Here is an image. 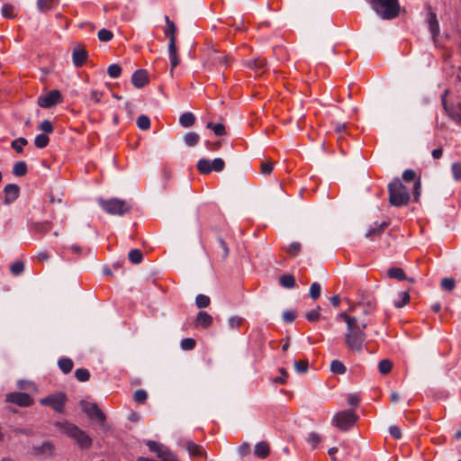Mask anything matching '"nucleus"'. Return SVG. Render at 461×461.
<instances>
[{"mask_svg":"<svg viewBox=\"0 0 461 461\" xmlns=\"http://www.w3.org/2000/svg\"><path fill=\"white\" fill-rule=\"evenodd\" d=\"M280 285L286 289H291L295 285V278L293 275H283L279 278Z\"/></svg>","mask_w":461,"mask_h":461,"instance_id":"5701e85b","label":"nucleus"},{"mask_svg":"<svg viewBox=\"0 0 461 461\" xmlns=\"http://www.w3.org/2000/svg\"><path fill=\"white\" fill-rule=\"evenodd\" d=\"M24 268H25V265H24L23 261L17 260L11 265L10 272L13 276H16L21 275L24 271Z\"/></svg>","mask_w":461,"mask_h":461,"instance_id":"72a5a7b5","label":"nucleus"},{"mask_svg":"<svg viewBox=\"0 0 461 461\" xmlns=\"http://www.w3.org/2000/svg\"><path fill=\"white\" fill-rule=\"evenodd\" d=\"M62 102L61 93L57 90H51L48 92L46 95H40L38 97L37 104L39 106L42 108H50L59 103Z\"/></svg>","mask_w":461,"mask_h":461,"instance_id":"9d476101","label":"nucleus"},{"mask_svg":"<svg viewBox=\"0 0 461 461\" xmlns=\"http://www.w3.org/2000/svg\"><path fill=\"white\" fill-rule=\"evenodd\" d=\"M255 455L259 458H266L268 456L270 453V447L267 442L260 441L255 446L254 449Z\"/></svg>","mask_w":461,"mask_h":461,"instance_id":"6ab92c4d","label":"nucleus"},{"mask_svg":"<svg viewBox=\"0 0 461 461\" xmlns=\"http://www.w3.org/2000/svg\"><path fill=\"white\" fill-rule=\"evenodd\" d=\"M393 362L389 359H383L378 363V370L382 375H387L392 371Z\"/></svg>","mask_w":461,"mask_h":461,"instance_id":"473e14b6","label":"nucleus"},{"mask_svg":"<svg viewBox=\"0 0 461 461\" xmlns=\"http://www.w3.org/2000/svg\"><path fill=\"white\" fill-rule=\"evenodd\" d=\"M129 260L132 264H140L143 259V254L140 249H134L129 252Z\"/></svg>","mask_w":461,"mask_h":461,"instance_id":"2f4dec72","label":"nucleus"},{"mask_svg":"<svg viewBox=\"0 0 461 461\" xmlns=\"http://www.w3.org/2000/svg\"><path fill=\"white\" fill-rule=\"evenodd\" d=\"M247 66L255 71H259L266 66V60L260 58L253 59L247 62Z\"/></svg>","mask_w":461,"mask_h":461,"instance_id":"7c9ffc66","label":"nucleus"},{"mask_svg":"<svg viewBox=\"0 0 461 461\" xmlns=\"http://www.w3.org/2000/svg\"><path fill=\"white\" fill-rule=\"evenodd\" d=\"M5 401L10 403L18 405L19 407H29L33 404L34 401L31 395L26 393L14 392L7 393Z\"/></svg>","mask_w":461,"mask_h":461,"instance_id":"f8f14e48","label":"nucleus"},{"mask_svg":"<svg viewBox=\"0 0 461 461\" xmlns=\"http://www.w3.org/2000/svg\"><path fill=\"white\" fill-rule=\"evenodd\" d=\"M197 169L201 174H210L212 171V162L206 158H201L197 163Z\"/></svg>","mask_w":461,"mask_h":461,"instance_id":"a878e982","label":"nucleus"},{"mask_svg":"<svg viewBox=\"0 0 461 461\" xmlns=\"http://www.w3.org/2000/svg\"><path fill=\"white\" fill-rule=\"evenodd\" d=\"M50 139L45 134H39L35 137L34 144L39 149H43L48 146Z\"/></svg>","mask_w":461,"mask_h":461,"instance_id":"a19ab883","label":"nucleus"},{"mask_svg":"<svg viewBox=\"0 0 461 461\" xmlns=\"http://www.w3.org/2000/svg\"><path fill=\"white\" fill-rule=\"evenodd\" d=\"M376 303L372 301L357 303L350 305L348 312H340L338 318L342 319L347 325L343 340L345 347L351 352L361 353L365 347L367 335L366 329L369 322L366 316L373 313Z\"/></svg>","mask_w":461,"mask_h":461,"instance_id":"f257e3e1","label":"nucleus"},{"mask_svg":"<svg viewBox=\"0 0 461 461\" xmlns=\"http://www.w3.org/2000/svg\"><path fill=\"white\" fill-rule=\"evenodd\" d=\"M137 126L142 131H146V130L149 129V127H150L149 118L147 115H143V114L139 116L137 119Z\"/></svg>","mask_w":461,"mask_h":461,"instance_id":"37998d69","label":"nucleus"},{"mask_svg":"<svg viewBox=\"0 0 461 461\" xmlns=\"http://www.w3.org/2000/svg\"><path fill=\"white\" fill-rule=\"evenodd\" d=\"M239 454L241 456H245L249 454L250 452V445L247 442L242 443L238 449Z\"/></svg>","mask_w":461,"mask_h":461,"instance_id":"69168bd1","label":"nucleus"},{"mask_svg":"<svg viewBox=\"0 0 461 461\" xmlns=\"http://www.w3.org/2000/svg\"><path fill=\"white\" fill-rule=\"evenodd\" d=\"M98 203L104 211L113 215L122 216L129 212L131 209V204L126 201L118 198H111L107 200L100 198L98 199Z\"/></svg>","mask_w":461,"mask_h":461,"instance_id":"423d86ee","label":"nucleus"},{"mask_svg":"<svg viewBox=\"0 0 461 461\" xmlns=\"http://www.w3.org/2000/svg\"><path fill=\"white\" fill-rule=\"evenodd\" d=\"M162 461H177L176 456L166 447L162 452V456H158Z\"/></svg>","mask_w":461,"mask_h":461,"instance_id":"0e129e2a","label":"nucleus"},{"mask_svg":"<svg viewBox=\"0 0 461 461\" xmlns=\"http://www.w3.org/2000/svg\"><path fill=\"white\" fill-rule=\"evenodd\" d=\"M388 194L390 205L395 207L407 205L411 199L407 186L398 177L388 184Z\"/></svg>","mask_w":461,"mask_h":461,"instance_id":"f03ea898","label":"nucleus"},{"mask_svg":"<svg viewBox=\"0 0 461 461\" xmlns=\"http://www.w3.org/2000/svg\"><path fill=\"white\" fill-rule=\"evenodd\" d=\"M320 311H321V307L317 306V308L308 312L305 314L306 319L311 322L318 321L321 317Z\"/></svg>","mask_w":461,"mask_h":461,"instance_id":"3c124183","label":"nucleus"},{"mask_svg":"<svg viewBox=\"0 0 461 461\" xmlns=\"http://www.w3.org/2000/svg\"><path fill=\"white\" fill-rule=\"evenodd\" d=\"M209 61L213 66L227 68L231 62V58L225 53H221L216 50H212L211 53L209 54Z\"/></svg>","mask_w":461,"mask_h":461,"instance_id":"ddd939ff","label":"nucleus"},{"mask_svg":"<svg viewBox=\"0 0 461 461\" xmlns=\"http://www.w3.org/2000/svg\"><path fill=\"white\" fill-rule=\"evenodd\" d=\"M228 323L231 329H237L243 323V319L240 316H231L229 318Z\"/></svg>","mask_w":461,"mask_h":461,"instance_id":"4d7b16f0","label":"nucleus"},{"mask_svg":"<svg viewBox=\"0 0 461 461\" xmlns=\"http://www.w3.org/2000/svg\"><path fill=\"white\" fill-rule=\"evenodd\" d=\"M75 376L79 382H86L90 378V373L86 368H78L75 371Z\"/></svg>","mask_w":461,"mask_h":461,"instance_id":"79ce46f5","label":"nucleus"},{"mask_svg":"<svg viewBox=\"0 0 461 461\" xmlns=\"http://www.w3.org/2000/svg\"><path fill=\"white\" fill-rule=\"evenodd\" d=\"M87 59V52L84 49H75L72 53L73 64L77 68L82 67Z\"/></svg>","mask_w":461,"mask_h":461,"instance_id":"a211bd4d","label":"nucleus"},{"mask_svg":"<svg viewBox=\"0 0 461 461\" xmlns=\"http://www.w3.org/2000/svg\"><path fill=\"white\" fill-rule=\"evenodd\" d=\"M307 441L312 444L313 447H316L321 441V437L316 432H311L307 438Z\"/></svg>","mask_w":461,"mask_h":461,"instance_id":"bf43d9fd","label":"nucleus"},{"mask_svg":"<svg viewBox=\"0 0 461 461\" xmlns=\"http://www.w3.org/2000/svg\"><path fill=\"white\" fill-rule=\"evenodd\" d=\"M218 243L220 245V247L222 249V258H226L228 256H229V253H230V250H229V248H228V245L227 243L224 241V240L222 238H218Z\"/></svg>","mask_w":461,"mask_h":461,"instance_id":"e2e57ef3","label":"nucleus"},{"mask_svg":"<svg viewBox=\"0 0 461 461\" xmlns=\"http://www.w3.org/2000/svg\"><path fill=\"white\" fill-rule=\"evenodd\" d=\"M40 130L45 133H51L54 129L50 121L44 120L40 125Z\"/></svg>","mask_w":461,"mask_h":461,"instance_id":"680f3d73","label":"nucleus"},{"mask_svg":"<svg viewBox=\"0 0 461 461\" xmlns=\"http://www.w3.org/2000/svg\"><path fill=\"white\" fill-rule=\"evenodd\" d=\"M1 14L5 18L13 19L16 17L14 7L11 4H5L2 7Z\"/></svg>","mask_w":461,"mask_h":461,"instance_id":"e433bc0d","label":"nucleus"},{"mask_svg":"<svg viewBox=\"0 0 461 461\" xmlns=\"http://www.w3.org/2000/svg\"><path fill=\"white\" fill-rule=\"evenodd\" d=\"M387 276L389 278L397 279L399 281L407 279L404 270L396 267H390L387 270Z\"/></svg>","mask_w":461,"mask_h":461,"instance_id":"aec40b11","label":"nucleus"},{"mask_svg":"<svg viewBox=\"0 0 461 461\" xmlns=\"http://www.w3.org/2000/svg\"><path fill=\"white\" fill-rule=\"evenodd\" d=\"M321 285L318 283L312 284L310 287V296L312 299L316 300L321 295Z\"/></svg>","mask_w":461,"mask_h":461,"instance_id":"864d4df0","label":"nucleus"},{"mask_svg":"<svg viewBox=\"0 0 461 461\" xmlns=\"http://www.w3.org/2000/svg\"><path fill=\"white\" fill-rule=\"evenodd\" d=\"M358 420V415L352 410L337 412L332 418V424L341 431L352 428Z\"/></svg>","mask_w":461,"mask_h":461,"instance_id":"0eeeda50","label":"nucleus"},{"mask_svg":"<svg viewBox=\"0 0 461 461\" xmlns=\"http://www.w3.org/2000/svg\"><path fill=\"white\" fill-rule=\"evenodd\" d=\"M390 434L393 438L399 439L402 437V431L397 426H391L389 429Z\"/></svg>","mask_w":461,"mask_h":461,"instance_id":"774afa93","label":"nucleus"},{"mask_svg":"<svg viewBox=\"0 0 461 461\" xmlns=\"http://www.w3.org/2000/svg\"><path fill=\"white\" fill-rule=\"evenodd\" d=\"M330 371L336 375H344L347 368L340 360L335 359L330 364Z\"/></svg>","mask_w":461,"mask_h":461,"instance_id":"c85d7f7f","label":"nucleus"},{"mask_svg":"<svg viewBox=\"0 0 461 461\" xmlns=\"http://www.w3.org/2000/svg\"><path fill=\"white\" fill-rule=\"evenodd\" d=\"M372 10L383 20L395 19L400 14L398 0H366Z\"/></svg>","mask_w":461,"mask_h":461,"instance_id":"7ed1b4c3","label":"nucleus"},{"mask_svg":"<svg viewBox=\"0 0 461 461\" xmlns=\"http://www.w3.org/2000/svg\"><path fill=\"white\" fill-rule=\"evenodd\" d=\"M196 342L192 338H186L181 340V348L184 350H192L194 348Z\"/></svg>","mask_w":461,"mask_h":461,"instance_id":"5fc2aeb1","label":"nucleus"},{"mask_svg":"<svg viewBox=\"0 0 461 461\" xmlns=\"http://www.w3.org/2000/svg\"><path fill=\"white\" fill-rule=\"evenodd\" d=\"M427 22L429 30L432 35L433 40L435 41L438 35L439 34V24L436 14L430 8L428 14Z\"/></svg>","mask_w":461,"mask_h":461,"instance_id":"dca6fc26","label":"nucleus"},{"mask_svg":"<svg viewBox=\"0 0 461 461\" xmlns=\"http://www.w3.org/2000/svg\"><path fill=\"white\" fill-rule=\"evenodd\" d=\"M195 122V117L192 113H184L179 118V123L185 127H191Z\"/></svg>","mask_w":461,"mask_h":461,"instance_id":"4be33fe9","label":"nucleus"},{"mask_svg":"<svg viewBox=\"0 0 461 461\" xmlns=\"http://www.w3.org/2000/svg\"><path fill=\"white\" fill-rule=\"evenodd\" d=\"M456 286L454 278L446 277L441 280V287L446 291H452Z\"/></svg>","mask_w":461,"mask_h":461,"instance_id":"8fccbe9b","label":"nucleus"},{"mask_svg":"<svg viewBox=\"0 0 461 461\" xmlns=\"http://www.w3.org/2000/svg\"><path fill=\"white\" fill-rule=\"evenodd\" d=\"M107 73L112 78H117L122 73V68L117 64L110 65Z\"/></svg>","mask_w":461,"mask_h":461,"instance_id":"09e8293b","label":"nucleus"},{"mask_svg":"<svg viewBox=\"0 0 461 461\" xmlns=\"http://www.w3.org/2000/svg\"><path fill=\"white\" fill-rule=\"evenodd\" d=\"M273 170V164L270 161H263L260 165V171L263 175H269Z\"/></svg>","mask_w":461,"mask_h":461,"instance_id":"052dcab7","label":"nucleus"},{"mask_svg":"<svg viewBox=\"0 0 461 461\" xmlns=\"http://www.w3.org/2000/svg\"><path fill=\"white\" fill-rule=\"evenodd\" d=\"M58 0H38L37 7L40 12L45 13L50 11Z\"/></svg>","mask_w":461,"mask_h":461,"instance_id":"bb28decb","label":"nucleus"},{"mask_svg":"<svg viewBox=\"0 0 461 461\" xmlns=\"http://www.w3.org/2000/svg\"><path fill=\"white\" fill-rule=\"evenodd\" d=\"M206 127L212 129L216 136H224L226 134L225 126L221 123L213 124L208 122Z\"/></svg>","mask_w":461,"mask_h":461,"instance_id":"ea45409f","label":"nucleus"},{"mask_svg":"<svg viewBox=\"0 0 461 461\" xmlns=\"http://www.w3.org/2000/svg\"><path fill=\"white\" fill-rule=\"evenodd\" d=\"M453 176L455 180L459 181L461 180V163L455 162L452 164L451 167Z\"/></svg>","mask_w":461,"mask_h":461,"instance_id":"13d9d810","label":"nucleus"},{"mask_svg":"<svg viewBox=\"0 0 461 461\" xmlns=\"http://www.w3.org/2000/svg\"><path fill=\"white\" fill-rule=\"evenodd\" d=\"M58 366L64 374H68L73 369L74 363L72 359L68 357H63L59 360Z\"/></svg>","mask_w":461,"mask_h":461,"instance_id":"b1692460","label":"nucleus"},{"mask_svg":"<svg viewBox=\"0 0 461 461\" xmlns=\"http://www.w3.org/2000/svg\"><path fill=\"white\" fill-rule=\"evenodd\" d=\"M56 426L68 437L76 441L80 448H89L92 446V438L77 426L69 422H58Z\"/></svg>","mask_w":461,"mask_h":461,"instance_id":"20e7f679","label":"nucleus"},{"mask_svg":"<svg viewBox=\"0 0 461 461\" xmlns=\"http://www.w3.org/2000/svg\"><path fill=\"white\" fill-rule=\"evenodd\" d=\"M5 193V203L9 204L14 202L20 194V188L15 184H8L4 188Z\"/></svg>","mask_w":461,"mask_h":461,"instance_id":"4468645a","label":"nucleus"},{"mask_svg":"<svg viewBox=\"0 0 461 461\" xmlns=\"http://www.w3.org/2000/svg\"><path fill=\"white\" fill-rule=\"evenodd\" d=\"M131 83L136 88H141L146 86L149 83L147 70H136L131 77Z\"/></svg>","mask_w":461,"mask_h":461,"instance_id":"2eb2a0df","label":"nucleus"},{"mask_svg":"<svg viewBox=\"0 0 461 461\" xmlns=\"http://www.w3.org/2000/svg\"><path fill=\"white\" fill-rule=\"evenodd\" d=\"M296 318V313L294 311H285L283 313V320L285 322H293Z\"/></svg>","mask_w":461,"mask_h":461,"instance_id":"338daca9","label":"nucleus"},{"mask_svg":"<svg viewBox=\"0 0 461 461\" xmlns=\"http://www.w3.org/2000/svg\"><path fill=\"white\" fill-rule=\"evenodd\" d=\"M211 299L205 294H198L195 298V304L198 308H205L209 306Z\"/></svg>","mask_w":461,"mask_h":461,"instance_id":"c03bdc74","label":"nucleus"},{"mask_svg":"<svg viewBox=\"0 0 461 461\" xmlns=\"http://www.w3.org/2000/svg\"><path fill=\"white\" fill-rule=\"evenodd\" d=\"M389 223L387 221H383L375 228H371L366 234V238L374 239L377 236H380L384 230L388 227Z\"/></svg>","mask_w":461,"mask_h":461,"instance_id":"412c9836","label":"nucleus"},{"mask_svg":"<svg viewBox=\"0 0 461 461\" xmlns=\"http://www.w3.org/2000/svg\"><path fill=\"white\" fill-rule=\"evenodd\" d=\"M165 22L167 24V28L164 31L165 35L169 39L168 43V57L170 60L171 65V73L173 72L174 68L178 66L180 63V59L177 54V49H176V26L174 23L173 21L169 19L167 15L165 16Z\"/></svg>","mask_w":461,"mask_h":461,"instance_id":"39448f33","label":"nucleus"},{"mask_svg":"<svg viewBox=\"0 0 461 461\" xmlns=\"http://www.w3.org/2000/svg\"><path fill=\"white\" fill-rule=\"evenodd\" d=\"M80 404L89 418L95 420L101 426H104L105 415L95 402L82 401Z\"/></svg>","mask_w":461,"mask_h":461,"instance_id":"1a4fd4ad","label":"nucleus"},{"mask_svg":"<svg viewBox=\"0 0 461 461\" xmlns=\"http://www.w3.org/2000/svg\"><path fill=\"white\" fill-rule=\"evenodd\" d=\"M199 135L196 132H188L185 135V143L189 147L195 146L199 141Z\"/></svg>","mask_w":461,"mask_h":461,"instance_id":"c9c22d12","label":"nucleus"},{"mask_svg":"<svg viewBox=\"0 0 461 461\" xmlns=\"http://www.w3.org/2000/svg\"><path fill=\"white\" fill-rule=\"evenodd\" d=\"M66 402L67 396L64 393L51 394L40 400L41 405L50 406L59 413H62L64 411Z\"/></svg>","mask_w":461,"mask_h":461,"instance_id":"6e6552de","label":"nucleus"},{"mask_svg":"<svg viewBox=\"0 0 461 461\" xmlns=\"http://www.w3.org/2000/svg\"><path fill=\"white\" fill-rule=\"evenodd\" d=\"M294 366L298 373H306L309 367L307 359L294 361Z\"/></svg>","mask_w":461,"mask_h":461,"instance_id":"de8ad7c7","label":"nucleus"},{"mask_svg":"<svg viewBox=\"0 0 461 461\" xmlns=\"http://www.w3.org/2000/svg\"><path fill=\"white\" fill-rule=\"evenodd\" d=\"M97 36L99 41L108 42L113 39V33L111 31L103 28L98 32Z\"/></svg>","mask_w":461,"mask_h":461,"instance_id":"a18cd8bd","label":"nucleus"},{"mask_svg":"<svg viewBox=\"0 0 461 461\" xmlns=\"http://www.w3.org/2000/svg\"><path fill=\"white\" fill-rule=\"evenodd\" d=\"M147 398H148V393L143 389H138L137 391H135V393L133 394V400L137 403H143V402H145Z\"/></svg>","mask_w":461,"mask_h":461,"instance_id":"49530a36","label":"nucleus"},{"mask_svg":"<svg viewBox=\"0 0 461 461\" xmlns=\"http://www.w3.org/2000/svg\"><path fill=\"white\" fill-rule=\"evenodd\" d=\"M51 229L50 222L35 223L33 225V230L39 233H46Z\"/></svg>","mask_w":461,"mask_h":461,"instance_id":"603ef678","label":"nucleus"},{"mask_svg":"<svg viewBox=\"0 0 461 461\" xmlns=\"http://www.w3.org/2000/svg\"><path fill=\"white\" fill-rule=\"evenodd\" d=\"M225 163L222 158H217L212 161V171L221 172L223 170Z\"/></svg>","mask_w":461,"mask_h":461,"instance_id":"6e6d98bb","label":"nucleus"},{"mask_svg":"<svg viewBox=\"0 0 461 461\" xmlns=\"http://www.w3.org/2000/svg\"><path fill=\"white\" fill-rule=\"evenodd\" d=\"M402 180L406 183H413V198L415 202L419 201L421 191L420 176H417L416 172L412 169H406L402 173Z\"/></svg>","mask_w":461,"mask_h":461,"instance_id":"9b49d317","label":"nucleus"},{"mask_svg":"<svg viewBox=\"0 0 461 461\" xmlns=\"http://www.w3.org/2000/svg\"><path fill=\"white\" fill-rule=\"evenodd\" d=\"M147 446L149 447V449L154 453L157 454L158 457V456H162V452L165 450V447L160 445L159 443L156 442V441H153V440H149L147 442Z\"/></svg>","mask_w":461,"mask_h":461,"instance_id":"f704fd0d","label":"nucleus"},{"mask_svg":"<svg viewBox=\"0 0 461 461\" xmlns=\"http://www.w3.org/2000/svg\"><path fill=\"white\" fill-rule=\"evenodd\" d=\"M399 297H400V300L393 302V305L396 308H402L410 303L411 297H410L409 290L400 292Z\"/></svg>","mask_w":461,"mask_h":461,"instance_id":"c756f323","label":"nucleus"},{"mask_svg":"<svg viewBox=\"0 0 461 461\" xmlns=\"http://www.w3.org/2000/svg\"><path fill=\"white\" fill-rule=\"evenodd\" d=\"M212 324V317L206 312H199L194 325L199 328L207 329Z\"/></svg>","mask_w":461,"mask_h":461,"instance_id":"f3484780","label":"nucleus"},{"mask_svg":"<svg viewBox=\"0 0 461 461\" xmlns=\"http://www.w3.org/2000/svg\"><path fill=\"white\" fill-rule=\"evenodd\" d=\"M28 140L25 138L20 137L12 141L11 147L17 152L22 153L23 146L27 145Z\"/></svg>","mask_w":461,"mask_h":461,"instance_id":"58836bf2","label":"nucleus"},{"mask_svg":"<svg viewBox=\"0 0 461 461\" xmlns=\"http://www.w3.org/2000/svg\"><path fill=\"white\" fill-rule=\"evenodd\" d=\"M302 249V245L300 242L294 241L291 243L289 246L285 247L284 249L291 256H297Z\"/></svg>","mask_w":461,"mask_h":461,"instance_id":"4c0bfd02","label":"nucleus"},{"mask_svg":"<svg viewBox=\"0 0 461 461\" xmlns=\"http://www.w3.org/2000/svg\"><path fill=\"white\" fill-rule=\"evenodd\" d=\"M27 165L24 161H18L14 165L13 174L15 176H23L27 174Z\"/></svg>","mask_w":461,"mask_h":461,"instance_id":"cd10ccee","label":"nucleus"},{"mask_svg":"<svg viewBox=\"0 0 461 461\" xmlns=\"http://www.w3.org/2000/svg\"><path fill=\"white\" fill-rule=\"evenodd\" d=\"M188 453L192 456H202L203 455L202 447L196 443L188 440L185 443Z\"/></svg>","mask_w":461,"mask_h":461,"instance_id":"393cba45","label":"nucleus"}]
</instances>
